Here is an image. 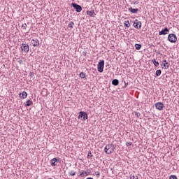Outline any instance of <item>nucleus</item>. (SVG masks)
Returning a JSON list of instances; mask_svg holds the SVG:
<instances>
[{"mask_svg":"<svg viewBox=\"0 0 179 179\" xmlns=\"http://www.w3.org/2000/svg\"><path fill=\"white\" fill-rule=\"evenodd\" d=\"M114 149H115V148H114V145H113V144H108L105 147L104 152L107 155H111V153L114 152Z\"/></svg>","mask_w":179,"mask_h":179,"instance_id":"obj_1","label":"nucleus"},{"mask_svg":"<svg viewBox=\"0 0 179 179\" xmlns=\"http://www.w3.org/2000/svg\"><path fill=\"white\" fill-rule=\"evenodd\" d=\"M168 40L170 43H176L177 42V36L174 34H169L168 36Z\"/></svg>","mask_w":179,"mask_h":179,"instance_id":"obj_2","label":"nucleus"},{"mask_svg":"<svg viewBox=\"0 0 179 179\" xmlns=\"http://www.w3.org/2000/svg\"><path fill=\"white\" fill-rule=\"evenodd\" d=\"M97 69H98V72H100V73L103 72L104 69V60H102L99 62L97 66Z\"/></svg>","mask_w":179,"mask_h":179,"instance_id":"obj_3","label":"nucleus"},{"mask_svg":"<svg viewBox=\"0 0 179 179\" xmlns=\"http://www.w3.org/2000/svg\"><path fill=\"white\" fill-rule=\"evenodd\" d=\"M21 50L27 53L29 51H30V48L27 43H22L21 45Z\"/></svg>","mask_w":179,"mask_h":179,"instance_id":"obj_4","label":"nucleus"},{"mask_svg":"<svg viewBox=\"0 0 179 179\" xmlns=\"http://www.w3.org/2000/svg\"><path fill=\"white\" fill-rule=\"evenodd\" d=\"M83 117V121H86L89 117L87 116V113L86 112L80 111L79 113L78 118H82Z\"/></svg>","mask_w":179,"mask_h":179,"instance_id":"obj_5","label":"nucleus"},{"mask_svg":"<svg viewBox=\"0 0 179 179\" xmlns=\"http://www.w3.org/2000/svg\"><path fill=\"white\" fill-rule=\"evenodd\" d=\"M71 6H73V8H74L76 9V10L79 13V12H82V6L80 5H78L76 3H72Z\"/></svg>","mask_w":179,"mask_h":179,"instance_id":"obj_6","label":"nucleus"},{"mask_svg":"<svg viewBox=\"0 0 179 179\" xmlns=\"http://www.w3.org/2000/svg\"><path fill=\"white\" fill-rule=\"evenodd\" d=\"M134 27L135 29H141L142 27V22L138 20H136L133 24Z\"/></svg>","mask_w":179,"mask_h":179,"instance_id":"obj_7","label":"nucleus"},{"mask_svg":"<svg viewBox=\"0 0 179 179\" xmlns=\"http://www.w3.org/2000/svg\"><path fill=\"white\" fill-rule=\"evenodd\" d=\"M155 107L157 110H159V111L163 110V108H164V104L162 102H157L155 103Z\"/></svg>","mask_w":179,"mask_h":179,"instance_id":"obj_8","label":"nucleus"},{"mask_svg":"<svg viewBox=\"0 0 179 179\" xmlns=\"http://www.w3.org/2000/svg\"><path fill=\"white\" fill-rule=\"evenodd\" d=\"M169 28L165 27L164 29H162L161 31L159 32V36H166V34H169Z\"/></svg>","mask_w":179,"mask_h":179,"instance_id":"obj_9","label":"nucleus"},{"mask_svg":"<svg viewBox=\"0 0 179 179\" xmlns=\"http://www.w3.org/2000/svg\"><path fill=\"white\" fill-rule=\"evenodd\" d=\"M31 43L33 45V47H38L40 45V41H38V39L34 38L31 41Z\"/></svg>","mask_w":179,"mask_h":179,"instance_id":"obj_10","label":"nucleus"},{"mask_svg":"<svg viewBox=\"0 0 179 179\" xmlns=\"http://www.w3.org/2000/svg\"><path fill=\"white\" fill-rule=\"evenodd\" d=\"M58 158H53L52 160H51V166L52 167H55V166H57L58 164Z\"/></svg>","mask_w":179,"mask_h":179,"instance_id":"obj_11","label":"nucleus"},{"mask_svg":"<svg viewBox=\"0 0 179 179\" xmlns=\"http://www.w3.org/2000/svg\"><path fill=\"white\" fill-rule=\"evenodd\" d=\"M24 107H30V106H33V101L29 99L25 103H24Z\"/></svg>","mask_w":179,"mask_h":179,"instance_id":"obj_12","label":"nucleus"},{"mask_svg":"<svg viewBox=\"0 0 179 179\" xmlns=\"http://www.w3.org/2000/svg\"><path fill=\"white\" fill-rule=\"evenodd\" d=\"M161 66H163L162 68H164V69H168L169 62H167L166 60H164L163 63L161 64Z\"/></svg>","mask_w":179,"mask_h":179,"instance_id":"obj_13","label":"nucleus"},{"mask_svg":"<svg viewBox=\"0 0 179 179\" xmlns=\"http://www.w3.org/2000/svg\"><path fill=\"white\" fill-rule=\"evenodd\" d=\"M139 11V9L138 8H133L132 7L129 8V12H131V13H138Z\"/></svg>","mask_w":179,"mask_h":179,"instance_id":"obj_14","label":"nucleus"},{"mask_svg":"<svg viewBox=\"0 0 179 179\" xmlns=\"http://www.w3.org/2000/svg\"><path fill=\"white\" fill-rule=\"evenodd\" d=\"M87 15L92 17H94V15H96V13H94V10H92L90 11H87Z\"/></svg>","mask_w":179,"mask_h":179,"instance_id":"obj_15","label":"nucleus"},{"mask_svg":"<svg viewBox=\"0 0 179 179\" xmlns=\"http://www.w3.org/2000/svg\"><path fill=\"white\" fill-rule=\"evenodd\" d=\"M112 85H113V86H118V85H120V80H118V79L113 80Z\"/></svg>","mask_w":179,"mask_h":179,"instance_id":"obj_16","label":"nucleus"},{"mask_svg":"<svg viewBox=\"0 0 179 179\" xmlns=\"http://www.w3.org/2000/svg\"><path fill=\"white\" fill-rule=\"evenodd\" d=\"M19 96H20V97H22V99H26L27 97V92L24 91L22 93H20Z\"/></svg>","mask_w":179,"mask_h":179,"instance_id":"obj_17","label":"nucleus"},{"mask_svg":"<svg viewBox=\"0 0 179 179\" xmlns=\"http://www.w3.org/2000/svg\"><path fill=\"white\" fill-rule=\"evenodd\" d=\"M79 76L81 78V79H85V78H86V73L81 72Z\"/></svg>","mask_w":179,"mask_h":179,"instance_id":"obj_18","label":"nucleus"},{"mask_svg":"<svg viewBox=\"0 0 179 179\" xmlns=\"http://www.w3.org/2000/svg\"><path fill=\"white\" fill-rule=\"evenodd\" d=\"M162 75V70L159 69L156 71L155 76H160Z\"/></svg>","mask_w":179,"mask_h":179,"instance_id":"obj_19","label":"nucleus"},{"mask_svg":"<svg viewBox=\"0 0 179 179\" xmlns=\"http://www.w3.org/2000/svg\"><path fill=\"white\" fill-rule=\"evenodd\" d=\"M135 48H136V50H141V48H142V45L141 44H135Z\"/></svg>","mask_w":179,"mask_h":179,"instance_id":"obj_20","label":"nucleus"},{"mask_svg":"<svg viewBox=\"0 0 179 179\" xmlns=\"http://www.w3.org/2000/svg\"><path fill=\"white\" fill-rule=\"evenodd\" d=\"M152 62L155 65V66H159V62H157L156 59H152Z\"/></svg>","mask_w":179,"mask_h":179,"instance_id":"obj_21","label":"nucleus"},{"mask_svg":"<svg viewBox=\"0 0 179 179\" xmlns=\"http://www.w3.org/2000/svg\"><path fill=\"white\" fill-rule=\"evenodd\" d=\"M74 24H75L73 23V22L71 21V22H69V24L68 25V27H69L70 29H73Z\"/></svg>","mask_w":179,"mask_h":179,"instance_id":"obj_22","label":"nucleus"},{"mask_svg":"<svg viewBox=\"0 0 179 179\" xmlns=\"http://www.w3.org/2000/svg\"><path fill=\"white\" fill-rule=\"evenodd\" d=\"M124 25L126 27H129V26H131V24H129V21H125L124 23Z\"/></svg>","mask_w":179,"mask_h":179,"instance_id":"obj_23","label":"nucleus"},{"mask_svg":"<svg viewBox=\"0 0 179 179\" xmlns=\"http://www.w3.org/2000/svg\"><path fill=\"white\" fill-rule=\"evenodd\" d=\"M69 176H76V172H75L74 171H71L70 172H69Z\"/></svg>","mask_w":179,"mask_h":179,"instance_id":"obj_24","label":"nucleus"},{"mask_svg":"<svg viewBox=\"0 0 179 179\" xmlns=\"http://www.w3.org/2000/svg\"><path fill=\"white\" fill-rule=\"evenodd\" d=\"M87 159H90V157H93V155H92V151L88 152V155L87 156Z\"/></svg>","mask_w":179,"mask_h":179,"instance_id":"obj_25","label":"nucleus"},{"mask_svg":"<svg viewBox=\"0 0 179 179\" xmlns=\"http://www.w3.org/2000/svg\"><path fill=\"white\" fill-rule=\"evenodd\" d=\"M134 114H135L136 117H137V118L141 117V113L139 112H134Z\"/></svg>","mask_w":179,"mask_h":179,"instance_id":"obj_26","label":"nucleus"},{"mask_svg":"<svg viewBox=\"0 0 179 179\" xmlns=\"http://www.w3.org/2000/svg\"><path fill=\"white\" fill-rule=\"evenodd\" d=\"M169 179H178V178H177V176L176 175H171L169 177Z\"/></svg>","mask_w":179,"mask_h":179,"instance_id":"obj_27","label":"nucleus"},{"mask_svg":"<svg viewBox=\"0 0 179 179\" xmlns=\"http://www.w3.org/2000/svg\"><path fill=\"white\" fill-rule=\"evenodd\" d=\"M22 29H27V24H26V23L22 24Z\"/></svg>","mask_w":179,"mask_h":179,"instance_id":"obj_28","label":"nucleus"},{"mask_svg":"<svg viewBox=\"0 0 179 179\" xmlns=\"http://www.w3.org/2000/svg\"><path fill=\"white\" fill-rule=\"evenodd\" d=\"M130 179H138V176H132V175H131L130 176Z\"/></svg>","mask_w":179,"mask_h":179,"instance_id":"obj_29","label":"nucleus"},{"mask_svg":"<svg viewBox=\"0 0 179 179\" xmlns=\"http://www.w3.org/2000/svg\"><path fill=\"white\" fill-rule=\"evenodd\" d=\"M29 76H30V78H34V73L30 72L29 73Z\"/></svg>","mask_w":179,"mask_h":179,"instance_id":"obj_30","label":"nucleus"},{"mask_svg":"<svg viewBox=\"0 0 179 179\" xmlns=\"http://www.w3.org/2000/svg\"><path fill=\"white\" fill-rule=\"evenodd\" d=\"M131 145H132V143L131 142H127V143H126V146H131Z\"/></svg>","mask_w":179,"mask_h":179,"instance_id":"obj_31","label":"nucleus"},{"mask_svg":"<svg viewBox=\"0 0 179 179\" xmlns=\"http://www.w3.org/2000/svg\"><path fill=\"white\" fill-rule=\"evenodd\" d=\"M95 175L96 176V177H99V176H100V172L96 171Z\"/></svg>","mask_w":179,"mask_h":179,"instance_id":"obj_32","label":"nucleus"},{"mask_svg":"<svg viewBox=\"0 0 179 179\" xmlns=\"http://www.w3.org/2000/svg\"><path fill=\"white\" fill-rule=\"evenodd\" d=\"M80 177H85V172H82L80 174Z\"/></svg>","mask_w":179,"mask_h":179,"instance_id":"obj_33","label":"nucleus"},{"mask_svg":"<svg viewBox=\"0 0 179 179\" xmlns=\"http://www.w3.org/2000/svg\"><path fill=\"white\" fill-rule=\"evenodd\" d=\"M18 64L22 65V64H23V60H22V59L18 60Z\"/></svg>","mask_w":179,"mask_h":179,"instance_id":"obj_34","label":"nucleus"},{"mask_svg":"<svg viewBox=\"0 0 179 179\" xmlns=\"http://www.w3.org/2000/svg\"><path fill=\"white\" fill-rule=\"evenodd\" d=\"M84 174H85V177L87 176H89V173H87V171H85V172H84Z\"/></svg>","mask_w":179,"mask_h":179,"instance_id":"obj_35","label":"nucleus"},{"mask_svg":"<svg viewBox=\"0 0 179 179\" xmlns=\"http://www.w3.org/2000/svg\"><path fill=\"white\" fill-rule=\"evenodd\" d=\"M128 86V83H125L124 82V87H127Z\"/></svg>","mask_w":179,"mask_h":179,"instance_id":"obj_36","label":"nucleus"}]
</instances>
